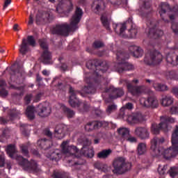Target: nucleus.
I'll return each mask as SVG.
<instances>
[{
  "instance_id": "12",
  "label": "nucleus",
  "mask_w": 178,
  "mask_h": 178,
  "mask_svg": "<svg viewBox=\"0 0 178 178\" xmlns=\"http://www.w3.org/2000/svg\"><path fill=\"white\" fill-rule=\"evenodd\" d=\"M92 9L96 15H102L106 9V3L104 0H95L92 5Z\"/></svg>"
},
{
  "instance_id": "62",
  "label": "nucleus",
  "mask_w": 178,
  "mask_h": 178,
  "mask_svg": "<svg viewBox=\"0 0 178 178\" xmlns=\"http://www.w3.org/2000/svg\"><path fill=\"white\" fill-rule=\"evenodd\" d=\"M170 112L172 115H176V113H178V106L172 107Z\"/></svg>"
},
{
  "instance_id": "18",
  "label": "nucleus",
  "mask_w": 178,
  "mask_h": 178,
  "mask_svg": "<svg viewBox=\"0 0 178 178\" xmlns=\"http://www.w3.org/2000/svg\"><path fill=\"white\" fill-rule=\"evenodd\" d=\"M62 152L63 154H70V155H74L79 152V149L76 146L67 145V142L64 141L61 144Z\"/></svg>"
},
{
  "instance_id": "25",
  "label": "nucleus",
  "mask_w": 178,
  "mask_h": 178,
  "mask_svg": "<svg viewBox=\"0 0 178 178\" xmlns=\"http://www.w3.org/2000/svg\"><path fill=\"white\" fill-rule=\"evenodd\" d=\"M37 144L41 149H48L51 147V141L48 139H40L38 140Z\"/></svg>"
},
{
  "instance_id": "58",
  "label": "nucleus",
  "mask_w": 178,
  "mask_h": 178,
  "mask_svg": "<svg viewBox=\"0 0 178 178\" xmlns=\"http://www.w3.org/2000/svg\"><path fill=\"white\" fill-rule=\"evenodd\" d=\"M60 154L56 152H53L50 156L51 158V159L54 161H56V159H59V156H60Z\"/></svg>"
},
{
  "instance_id": "24",
  "label": "nucleus",
  "mask_w": 178,
  "mask_h": 178,
  "mask_svg": "<svg viewBox=\"0 0 178 178\" xmlns=\"http://www.w3.org/2000/svg\"><path fill=\"white\" fill-rule=\"evenodd\" d=\"M166 10H170V6L168 4V3H161V10L159 11V14L165 23H169V20H165V18L162 17V15H165L166 13Z\"/></svg>"
},
{
  "instance_id": "35",
  "label": "nucleus",
  "mask_w": 178,
  "mask_h": 178,
  "mask_svg": "<svg viewBox=\"0 0 178 178\" xmlns=\"http://www.w3.org/2000/svg\"><path fill=\"white\" fill-rule=\"evenodd\" d=\"M154 88L155 89L156 91H168L169 90V88H168V86L163 85L161 83H154L153 85Z\"/></svg>"
},
{
  "instance_id": "17",
  "label": "nucleus",
  "mask_w": 178,
  "mask_h": 178,
  "mask_svg": "<svg viewBox=\"0 0 178 178\" xmlns=\"http://www.w3.org/2000/svg\"><path fill=\"white\" fill-rule=\"evenodd\" d=\"M39 60L43 63V65H52V54L49 50L43 51Z\"/></svg>"
},
{
  "instance_id": "10",
  "label": "nucleus",
  "mask_w": 178,
  "mask_h": 178,
  "mask_svg": "<svg viewBox=\"0 0 178 178\" xmlns=\"http://www.w3.org/2000/svg\"><path fill=\"white\" fill-rule=\"evenodd\" d=\"M140 104L145 108H155L159 106L158 99L154 95L149 96L147 99L141 97L140 99Z\"/></svg>"
},
{
  "instance_id": "1",
  "label": "nucleus",
  "mask_w": 178,
  "mask_h": 178,
  "mask_svg": "<svg viewBox=\"0 0 178 178\" xmlns=\"http://www.w3.org/2000/svg\"><path fill=\"white\" fill-rule=\"evenodd\" d=\"M86 67L88 69H95V73L93 74L95 79L86 78L85 81L88 84L82 88V92L84 94H95V84H99L102 81H105V79L101 76L99 72L102 73H105L108 69H109V65L108 62L102 61L98 59L90 60L86 63Z\"/></svg>"
},
{
  "instance_id": "8",
  "label": "nucleus",
  "mask_w": 178,
  "mask_h": 178,
  "mask_svg": "<svg viewBox=\"0 0 178 178\" xmlns=\"http://www.w3.org/2000/svg\"><path fill=\"white\" fill-rule=\"evenodd\" d=\"M162 59L163 57L161 53L158 52L157 51L152 50L150 51L149 54V58L148 54H146L144 62L146 65L151 66L152 65H159V63L162 62Z\"/></svg>"
},
{
  "instance_id": "13",
  "label": "nucleus",
  "mask_w": 178,
  "mask_h": 178,
  "mask_svg": "<svg viewBox=\"0 0 178 178\" xmlns=\"http://www.w3.org/2000/svg\"><path fill=\"white\" fill-rule=\"evenodd\" d=\"M114 70L118 73H123L127 70H134V65L127 63V61H123L122 63H115Z\"/></svg>"
},
{
  "instance_id": "6",
  "label": "nucleus",
  "mask_w": 178,
  "mask_h": 178,
  "mask_svg": "<svg viewBox=\"0 0 178 178\" xmlns=\"http://www.w3.org/2000/svg\"><path fill=\"white\" fill-rule=\"evenodd\" d=\"M138 79H134L131 82L127 81L126 87L128 92L132 95L133 97H140L141 94H144L147 91V87L145 86H136L134 84H138Z\"/></svg>"
},
{
  "instance_id": "26",
  "label": "nucleus",
  "mask_w": 178,
  "mask_h": 178,
  "mask_svg": "<svg viewBox=\"0 0 178 178\" xmlns=\"http://www.w3.org/2000/svg\"><path fill=\"white\" fill-rule=\"evenodd\" d=\"M29 44H27V40L26 38L22 39V44L19 45V52L22 55H26L29 52Z\"/></svg>"
},
{
  "instance_id": "5",
  "label": "nucleus",
  "mask_w": 178,
  "mask_h": 178,
  "mask_svg": "<svg viewBox=\"0 0 178 178\" xmlns=\"http://www.w3.org/2000/svg\"><path fill=\"white\" fill-rule=\"evenodd\" d=\"M131 26V29H129L128 31L129 33V35L131 37V38H136V36L137 35V33H138L137 28L133 27V19L129 18L128 20L123 23V24H113V29L114 31L119 34V35H122L125 30L127 29V26Z\"/></svg>"
},
{
  "instance_id": "32",
  "label": "nucleus",
  "mask_w": 178,
  "mask_h": 178,
  "mask_svg": "<svg viewBox=\"0 0 178 178\" xmlns=\"http://www.w3.org/2000/svg\"><path fill=\"white\" fill-rule=\"evenodd\" d=\"M101 22L104 27L107 29L108 31H111V27L109 24H111V21L108 19V17L105 15H102L101 17Z\"/></svg>"
},
{
  "instance_id": "20",
  "label": "nucleus",
  "mask_w": 178,
  "mask_h": 178,
  "mask_svg": "<svg viewBox=\"0 0 178 178\" xmlns=\"http://www.w3.org/2000/svg\"><path fill=\"white\" fill-rule=\"evenodd\" d=\"M55 137L58 138V140H61L65 137V125L59 124L56 127L55 129Z\"/></svg>"
},
{
  "instance_id": "60",
  "label": "nucleus",
  "mask_w": 178,
  "mask_h": 178,
  "mask_svg": "<svg viewBox=\"0 0 178 178\" xmlns=\"http://www.w3.org/2000/svg\"><path fill=\"white\" fill-rule=\"evenodd\" d=\"M5 166V156L3 154L0 155V168Z\"/></svg>"
},
{
  "instance_id": "19",
  "label": "nucleus",
  "mask_w": 178,
  "mask_h": 178,
  "mask_svg": "<svg viewBox=\"0 0 178 178\" xmlns=\"http://www.w3.org/2000/svg\"><path fill=\"white\" fill-rule=\"evenodd\" d=\"M163 35V31L158 29L156 26L154 25V27L150 28L149 31V37L150 38H159V37H162Z\"/></svg>"
},
{
  "instance_id": "53",
  "label": "nucleus",
  "mask_w": 178,
  "mask_h": 178,
  "mask_svg": "<svg viewBox=\"0 0 178 178\" xmlns=\"http://www.w3.org/2000/svg\"><path fill=\"white\" fill-rule=\"evenodd\" d=\"M172 10L175 13V14H172V15H169L170 20H175V19H176V16H177V13H178V7H174L172 8Z\"/></svg>"
},
{
  "instance_id": "41",
  "label": "nucleus",
  "mask_w": 178,
  "mask_h": 178,
  "mask_svg": "<svg viewBox=\"0 0 178 178\" xmlns=\"http://www.w3.org/2000/svg\"><path fill=\"white\" fill-rule=\"evenodd\" d=\"M92 48L95 49H99V48H104L105 47V44L104 42L101 40H95L92 45Z\"/></svg>"
},
{
  "instance_id": "55",
  "label": "nucleus",
  "mask_w": 178,
  "mask_h": 178,
  "mask_svg": "<svg viewBox=\"0 0 178 178\" xmlns=\"http://www.w3.org/2000/svg\"><path fill=\"white\" fill-rule=\"evenodd\" d=\"M125 140L129 143H137V138L130 134L127 136Z\"/></svg>"
},
{
  "instance_id": "15",
  "label": "nucleus",
  "mask_w": 178,
  "mask_h": 178,
  "mask_svg": "<svg viewBox=\"0 0 178 178\" xmlns=\"http://www.w3.org/2000/svg\"><path fill=\"white\" fill-rule=\"evenodd\" d=\"M134 134L140 140H147V138H149V132L148 131V129L147 127H138L134 130Z\"/></svg>"
},
{
  "instance_id": "42",
  "label": "nucleus",
  "mask_w": 178,
  "mask_h": 178,
  "mask_svg": "<svg viewBox=\"0 0 178 178\" xmlns=\"http://www.w3.org/2000/svg\"><path fill=\"white\" fill-rule=\"evenodd\" d=\"M19 148L24 156H29V145L22 144L19 145Z\"/></svg>"
},
{
  "instance_id": "30",
  "label": "nucleus",
  "mask_w": 178,
  "mask_h": 178,
  "mask_svg": "<svg viewBox=\"0 0 178 178\" xmlns=\"http://www.w3.org/2000/svg\"><path fill=\"white\" fill-rule=\"evenodd\" d=\"M6 73H9L11 76L17 73H20V67H19V65H13L11 67L6 68Z\"/></svg>"
},
{
  "instance_id": "40",
  "label": "nucleus",
  "mask_w": 178,
  "mask_h": 178,
  "mask_svg": "<svg viewBox=\"0 0 178 178\" xmlns=\"http://www.w3.org/2000/svg\"><path fill=\"white\" fill-rule=\"evenodd\" d=\"M63 112L68 118H72L74 116V111L67 107H63Z\"/></svg>"
},
{
  "instance_id": "39",
  "label": "nucleus",
  "mask_w": 178,
  "mask_h": 178,
  "mask_svg": "<svg viewBox=\"0 0 178 178\" xmlns=\"http://www.w3.org/2000/svg\"><path fill=\"white\" fill-rule=\"evenodd\" d=\"M178 62V56L172 54H168L166 57V60L168 62V63H173V62Z\"/></svg>"
},
{
  "instance_id": "34",
  "label": "nucleus",
  "mask_w": 178,
  "mask_h": 178,
  "mask_svg": "<svg viewBox=\"0 0 178 178\" xmlns=\"http://www.w3.org/2000/svg\"><path fill=\"white\" fill-rule=\"evenodd\" d=\"M137 149L139 155H144L147 152V145L144 143H140L138 145Z\"/></svg>"
},
{
  "instance_id": "9",
  "label": "nucleus",
  "mask_w": 178,
  "mask_h": 178,
  "mask_svg": "<svg viewBox=\"0 0 178 178\" xmlns=\"http://www.w3.org/2000/svg\"><path fill=\"white\" fill-rule=\"evenodd\" d=\"M104 92H108V97L110 99H118L124 95V90L123 88H115L114 86H110L104 90Z\"/></svg>"
},
{
  "instance_id": "38",
  "label": "nucleus",
  "mask_w": 178,
  "mask_h": 178,
  "mask_svg": "<svg viewBox=\"0 0 178 178\" xmlns=\"http://www.w3.org/2000/svg\"><path fill=\"white\" fill-rule=\"evenodd\" d=\"M160 120H161V122H165V123H167V124L168 123L173 124V123H175V122H176L175 118H173L172 117H169L168 115H164V116L160 117Z\"/></svg>"
},
{
  "instance_id": "63",
  "label": "nucleus",
  "mask_w": 178,
  "mask_h": 178,
  "mask_svg": "<svg viewBox=\"0 0 178 178\" xmlns=\"http://www.w3.org/2000/svg\"><path fill=\"white\" fill-rule=\"evenodd\" d=\"M60 69L63 72H66L67 70H69V67L66 63H62L61 66L60 67Z\"/></svg>"
},
{
  "instance_id": "64",
  "label": "nucleus",
  "mask_w": 178,
  "mask_h": 178,
  "mask_svg": "<svg viewBox=\"0 0 178 178\" xmlns=\"http://www.w3.org/2000/svg\"><path fill=\"white\" fill-rule=\"evenodd\" d=\"M73 10V3L70 1V5L67 6V13H70Z\"/></svg>"
},
{
  "instance_id": "36",
  "label": "nucleus",
  "mask_w": 178,
  "mask_h": 178,
  "mask_svg": "<svg viewBox=\"0 0 178 178\" xmlns=\"http://www.w3.org/2000/svg\"><path fill=\"white\" fill-rule=\"evenodd\" d=\"M7 154H9L10 158H13V155L16 154V146L15 145H9L6 149Z\"/></svg>"
},
{
  "instance_id": "4",
  "label": "nucleus",
  "mask_w": 178,
  "mask_h": 178,
  "mask_svg": "<svg viewBox=\"0 0 178 178\" xmlns=\"http://www.w3.org/2000/svg\"><path fill=\"white\" fill-rule=\"evenodd\" d=\"M113 173L115 175H124L131 170V163L126 162L124 157H116L113 162Z\"/></svg>"
},
{
  "instance_id": "47",
  "label": "nucleus",
  "mask_w": 178,
  "mask_h": 178,
  "mask_svg": "<svg viewBox=\"0 0 178 178\" xmlns=\"http://www.w3.org/2000/svg\"><path fill=\"white\" fill-rule=\"evenodd\" d=\"M26 42H28L29 45H31V47H35V39L33 35H29L27 37Z\"/></svg>"
},
{
  "instance_id": "50",
  "label": "nucleus",
  "mask_w": 178,
  "mask_h": 178,
  "mask_svg": "<svg viewBox=\"0 0 178 178\" xmlns=\"http://www.w3.org/2000/svg\"><path fill=\"white\" fill-rule=\"evenodd\" d=\"M92 124L93 126L94 130H97V129L102 127V122L100 121H92Z\"/></svg>"
},
{
  "instance_id": "59",
  "label": "nucleus",
  "mask_w": 178,
  "mask_h": 178,
  "mask_svg": "<svg viewBox=\"0 0 178 178\" xmlns=\"http://www.w3.org/2000/svg\"><path fill=\"white\" fill-rule=\"evenodd\" d=\"M123 108H124L125 111L126 109H128L129 111H131V109L134 108V105L132 103L128 102L124 105V106H123Z\"/></svg>"
},
{
  "instance_id": "29",
  "label": "nucleus",
  "mask_w": 178,
  "mask_h": 178,
  "mask_svg": "<svg viewBox=\"0 0 178 178\" xmlns=\"http://www.w3.org/2000/svg\"><path fill=\"white\" fill-rule=\"evenodd\" d=\"M111 154L112 149H103L97 153V158H99V159H107V158H109V156H111Z\"/></svg>"
},
{
  "instance_id": "37",
  "label": "nucleus",
  "mask_w": 178,
  "mask_h": 178,
  "mask_svg": "<svg viewBox=\"0 0 178 178\" xmlns=\"http://www.w3.org/2000/svg\"><path fill=\"white\" fill-rule=\"evenodd\" d=\"M52 178H66V174L65 172L54 170L51 175Z\"/></svg>"
},
{
  "instance_id": "46",
  "label": "nucleus",
  "mask_w": 178,
  "mask_h": 178,
  "mask_svg": "<svg viewBox=\"0 0 178 178\" xmlns=\"http://www.w3.org/2000/svg\"><path fill=\"white\" fill-rule=\"evenodd\" d=\"M38 42L40 48H42L43 51H48V44H47V41L44 39H40Z\"/></svg>"
},
{
  "instance_id": "51",
  "label": "nucleus",
  "mask_w": 178,
  "mask_h": 178,
  "mask_svg": "<svg viewBox=\"0 0 178 178\" xmlns=\"http://www.w3.org/2000/svg\"><path fill=\"white\" fill-rule=\"evenodd\" d=\"M85 130L86 131H92V130H94V126L92 125V122H88L85 125Z\"/></svg>"
},
{
  "instance_id": "7",
  "label": "nucleus",
  "mask_w": 178,
  "mask_h": 178,
  "mask_svg": "<svg viewBox=\"0 0 178 178\" xmlns=\"http://www.w3.org/2000/svg\"><path fill=\"white\" fill-rule=\"evenodd\" d=\"M17 160L19 161V165L22 166L24 170L26 172L38 173L40 170L38 164L35 161H29L28 159L23 158L22 156H18Z\"/></svg>"
},
{
  "instance_id": "43",
  "label": "nucleus",
  "mask_w": 178,
  "mask_h": 178,
  "mask_svg": "<svg viewBox=\"0 0 178 178\" xmlns=\"http://www.w3.org/2000/svg\"><path fill=\"white\" fill-rule=\"evenodd\" d=\"M159 126L160 127L161 130L164 131L165 133L172 129V127L169 128V125L167 124V122L163 121H161Z\"/></svg>"
},
{
  "instance_id": "49",
  "label": "nucleus",
  "mask_w": 178,
  "mask_h": 178,
  "mask_svg": "<svg viewBox=\"0 0 178 178\" xmlns=\"http://www.w3.org/2000/svg\"><path fill=\"white\" fill-rule=\"evenodd\" d=\"M31 98H33L32 94H28V95H25V97L24 98L25 105H29L30 104V102H31Z\"/></svg>"
},
{
  "instance_id": "11",
  "label": "nucleus",
  "mask_w": 178,
  "mask_h": 178,
  "mask_svg": "<svg viewBox=\"0 0 178 178\" xmlns=\"http://www.w3.org/2000/svg\"><path fill=\"white\" fill-rule=\"evenodd\" d=\"M69 92L70 94L69 99V104L70 106H72V108H79L81 103L79 102L76 96L77 95V94L83 95V92L79 90H74V89H73L72 87H70Z\"/></svg>"
},
{
  "instance_id": "28",
  "label": "nucleus",
  "mask_w": 178,
  "mask_h": 178,
  "mask_svg": "<svg viewBox=\"0 0 178 178\" xmlns=\"http://www.w3.org/2000/svg\"><path fill=\"white\" fill-rule=\"evenodd\" d=\"M5 87H6V82L2 79L0 80V97L1 98H6L8 95V90L5 89Z\"/></svg>"
},
{
  "instance_id": "22",
  "label": "nucleus",
  "mask_w": 178,
  "mask_h": 178,
  "mask_svg": "<svg viewBox=\"0 0 178 178\" xmlns=\"http://www.w3.org/2000/svg\"><path fill=\"white\" fill-rule=\"evenodd\" d=\"M117 63H122L126 61V59H129V54L123 50H118L116 54Z\"/></svg>"
},
{
  "instance_id": "54",
  "label": "nucleus",
  "mask_w": 178,
  "mask_h": 178,
  "mask_svg": "<svg viewBox=\"0 0 178 178\" xmlns=\"http://www.w3.org/2000/svg\"><path fill=\"white\" fill-rule=\"evenodd\" d=\"M9 115L10 116V118L13 119V118H16V116L19 115V112L17 111V110L13 108L10 111Z\"/></svg>"
},
{
  "instance_id": "52",
  "label": "nucleus",
  "mask_w": 178,
  "mask_h": 178,
  "mask_svg": "<svg viewBox=\"0 0 178 178\" xmlns=\"http://www.w3.org/2000/svg\"><path fill=\"white\" fill-rule=\"evenodd\" d=\"M169 172L171 177H175V176H177L178 174L177 168H176V167L171 168Z\"/></svg>"
},
{
  "instance_id": "48",
  "label": "nucleus",
  "mask_w": 178,
  "mask_h": 178,
  "mask_svg": "<svg viewBox=\"0 0 178 178\" xmlns=\"http://www.w3.org/2000/svg\"><path fill=\"white\" fill-rule=\"evenodd\" d=\"M116 109H118V107L115 104H111V105L108 106V107L106 108L107 115H111V113H112V112H115V111H116Z\"/></svg>"
},
{
  "instance_id": "3",
  "label": "nucleus",
  "mask_w": 178,
  "mask_h": 178,
  "mask_svg": "<svg viewBox=\"0 0 178 178\" xmlns=\"http://www.w3.org/2000/svg\"><path fill=\"white\" fill-rule=\"evenodd\" d=\"M83 10L80 7L76 6L74 15H72L70 24L64 23L56 24L51 29V33L56 35H62L63 37L69 36L70 31L77 30V24L80 23L81 17H83Z\"/></svg>"
},
{
  "instance_id": "27",
  "label": "nucleus",
  "mask_w": 178,
  "mask_h": 178,
  "mask_svg": "<svg viewBox=\"0 0 178 178\" xmlns=\"http://www.w3.org/2000/svg\"><path fill=\"white\" fill-rule=\"evenodd\" d=\"M34 112H35V108L33 106H28L26 110V115L29 119V120H34L35 119V115H34Z\"/></svg>"
},
{
  "instance_id": "44",
  "label": "nucleus",
  "mask_w": 178,
  "mask_h": 178,
  "mask_svg": "<svg viewBox=\"0 0 178 178\" xmlns=\"http://www.w3.org/2000/svg\"><path fill=\"white\" fill-rule=\"evenodd\" d=\"M11 88H13L14 90H17L18 91H19V93H14L15 95H18L19 97H22V95H23V94H24V86H23L16 87V86L12 85Z\"/></svg>"
},
{
  "instance_id": "21",
  "label": "nucleus",
  "mask_w": 178,
  "mask_h": 178,
  "mask_svg": "<svg viewBox=\"0 0 178 178\" xmlns=\"http://www.w3.org/2000/svg\"><path fill=\"white\" fill-rule=\"evenodd\" d=\"M129 51L135 58H140V56H143V54H144V51L137 46L129 47Z\"/></svg>"
},
{
  "instance_id": "14",
  "label": "nucleus",
  "mask_w": 178,
  "mask_h": 178,
  "mask_svg": "<svg viewBox=\"0 0 178 178\" xmlns=\"http://www.w3.org/2000/svg\"><path fill=\"white\" fill-rule=\"evenodd\" d=\"M36 112L38 116L40 118H48L52 112V109L49 106H44L43 104H39L36 108Z\"/></svg>"
},
{
  "instance_id": "23",
  "label": "nucleus",
  "mask_w": 178,
  "mask_h": 178,
  "mask_svg": "<svg viewBox=\"0 0 178 178\" xmlns=\"http://www.w3.org/2000/svg\"><path fill=\"white\" fill-rule=\"evenodd\" d=\"M81 154L87 158H92L94 156L95 152L94 149L84 146L81 149Z\"/></svg>"
},
{
  "instance_id": "33",
  "label": "nucleus",
  "mask_w": 178,
  "mask_h": 178,
  "mask_svg": "<svg viewBox=\"0 0 178 178\" xmlns=\"http://www.w3.org/2000/svg\"><path fill=\"white\" fill-rule=\"evenodd\" d=\"M172 104H173V98L172 97L165 96L162 99L161 104L163 106H170Z\"/></svg>"
},
{
  "instance_id": "2",
  "label": "nucleus",
  "mask_w": 178,
  "mask_h": 178,
  "mask_svg": "<svg viewBox=\"0 0 178 178\" xmlns=\"http://www.w3.org/2000/svg\"><path fill=\"white\" fill-rule=\"evenodd\" d=\"M171 141L172 147H170L161 152L160 149H158V145L163 144V143H165V138L155 137L151 140L150 148L155 152L156 155H163L165 159H170V158L178 155V124L175 126L172 132Z\"/></svg>"
},
{
  "instance_id": "45",
  "label": "nucleus",
  "mask_w": 178,
  "mask_h": 178,
  "mask_svg": "<svg viewBox=\"0 0 178 178\" xmlns=\"http://www.w3.org/2000/svg\"><path fill=\"white\" fill-rule=\"evenodd\" d=\"M151 130L153 134H159V132L161 131V127L159 124L154 123L152 124Z\"/></svg>"
},
{
  "instance_id": "61",
  "label": "nucleus",
  "mask_w": 178,
  "mask_h": 178,
  "mask_svg": "<svg viewBox=\"0 0 178 178\" xmlns=\"http://www.w3.org/2000/svg\"><path fill=\"white\" fill-rule=\"evenodd\" d=\"M10 3H12V0H4L3 10H5L6 8L8 7Z\"/></svg>"
},
{
  "instance_id": "56",
  "label": "nucleus",
  "mask_w": 178,
  "mask_h": 178,
  "mask_svg": "<svg viewBox=\"0 0 178 178\" xmlns=\"http://www.w3.org/2000/svg\"><path fill=\"white\" fill-rule=\"evenodd\" d=\"M171 29L175 34H178V23H172Z\"/></svg>"
},
{
  "instance_id": "31",
  "label": "nucleus",
  "mask_w": 178,
  "mask_h": 178,
  "mask_svg": "<svg viewBox=\"0 0 178 178\" xmlns=\"http://www.w3.org/2000/svg\"><path fill=\"white\" fill-rule=\"evenodd\" d=\"M118 133L124 140L130 134V131L127 128H120L118 129Z\"/></svg>"
},
{
  "instance_id": "16",
  "label": "nucleus",
  "mask_w": 178,
  "mask_h": 178,
  "mask_svg": "<svg viewBox=\"0 0 178 178\" xmlns=\"http://www.w3.org/2000/svg\"><path fill=\"white\" fill-rule=\"evenodd\" d=\"M127 122L130 124L143 123V122H144V116L140 113H132L127 116Z\"/></svg>"
},
{
  "instance_id": "57",
  "label": "nucleus",
  "mask_w": 178,
  "mask_h": 178,
  "mask_svg": "<svg viewBox=\"0 0 178 178\" xmlns=\"http://www.w3.org/2000/svg\"><path fill=\"white\" fill-rule=\"evenodd\" d=\"M126 115V110L124 107L121 108L120 110V112L118 113V116L120 119H123L124 118V115Z\"/></svg>"
}]
</instances>
